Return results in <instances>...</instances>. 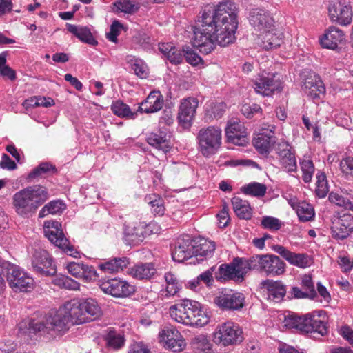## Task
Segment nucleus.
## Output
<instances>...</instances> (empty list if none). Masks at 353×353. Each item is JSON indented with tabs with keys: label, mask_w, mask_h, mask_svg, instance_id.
<instances>
[{
	"label": "nucleus",
	"mask_w": 353,
	"mask_h": 353,
	"mask_svg": "<svg viewBox=\"0 0 353 353\" xmlns=\"http://www.w3.org/2000/svg\"><path fill=\"white\" fill-rule=\"evenodd\" d=\"M263 254L252 256L248 261L244 262V274L246 270H255L261 272L262 270Z\"/></svg>",
	"instance_id": "49"
},
{
	"label": "nucleus",
	"mask_w": 353,
	"mask_h": 353,
	"mask_svg": "<svg viewBox=\"0 0 353 353\" xmlns=\"http://www.w3.org/2000/svg\"><path fill=\"white\" fill-rule=\"evenodd\" d=\"M99 287L105 294L114 297L128 296L134 292L133 285L125 281L117 279L101 281Z\"/></svg>",
	"instance_id": "15"
},
{
	"label": "nucleus",
	"mask_w": 353,
	"mask_h": 353,
	"mask_svg": "<svg viewBox=\"0 0 353 353\" xmlns=\"http://www.w3.org/2000/svg\"><path fill=\"white\" fill-rule=\"evenodd\" d=\"M130 274L138 279H150L156 273V269L152 263H139L130 269Z\"/></svg>",
	"instance_id": "34"
},
{
	"label": "nucleus",
	"mask_w": 353,
	"mask_h": 353,
	"mask_svg": "<svg viewBox=\"0 0 353 353\" xmlns=\"http://www.w3.org/2000/svg\"><path fill=\"white\" fill-rule=\"evenodd\" d=\"M170 136L163 130L151 132L147 137V142L153 148L166 153L170 150Z\"/></svg>",
	"instance_id": "29"
},
{
	"label": "nucleus",
	"mask_w": 353,
	"mask_h": 353,
	"mask_svg": "<svg viewBox=\"0 0 353 353\" xmlns=\"http://www.w3.org/2000/svg\"><path fill=\"white\" fill-rule=\"evenodd\" d=\"M194 256L196 260L203 261L212 256L216 245L214 242L205 239H201L198 242H193Z\"/></svg>",
	"instance_id": "30"
},
{
	"label": "nucleus",
	"mask_w": 353,
	"mask_h": 353,
	"mask_svg": "<svg viewBox=\"0 0 353 353\" xmlns=\"http://www.w3.org/2000/svg\"><path fill=\"white\" fill-rule=\"evenodd\" d=\"M4 276L14 292H28L33 288L34 280L19 266L8 262L3 263Z\"/></svg>",
	"instance_id": "6"
},
{
	"label": "nucleus",
	"mask_w": 353,
	"mask_h": 353,
	"mask_svg": "<svg viewBox=\"0 0 353 353\" xmlns=\"http://www.w3.org/2000/svg\"><path fill=\"white\" fill-rule=\"evenodd\" d=\"M302 89L310 99H320L325 94V87L321 77L315 73H310L303 82Z\"/></svg>",
	"instance_id": "17"
},
{
	"label": "nucleus",
	"mask_w": 353,
	"mask_h": 353,
	"mask_svg": "<svg viewBox=\"0 0 353 353\" xmlns=\"http://www.w3.org/2000/svg\"><path fill=\"white\" fill-rule=\"evenodd\" d=\"M168 349L174 352L181 351L185 345V343L181 337H174L173 339L169 338L168 341L164 343Z\"/></svg>",
	"instance_id": "57"
},
{
	"label": "nucleus",
	"mask_w": 353,
	"mask_h": 353,
	"mask_svg": "<svg viewBox=\"0 0 353 353\" xmlns=\"http://www.w3.org/2000/svg\"><path fill=\"white\" fill-rule=\"evenodd\" d=\"M32 267L34 272L43 276H53L57 267L52 258L45 250H36L32 258Z\"/></svg>",
	"instance_id": "12"
},
{
	"label": "nucleus",
	"mask_w": 353,
	"mask_h": 353,
	"mask_svg": "<svg viewBox=\"0 0 353 353\" xmlns=\"http://www.w3.org/2000/svg\"><path fill=\"white\" fill-rule=\"evenodd\" d=\"M100 277H102L101 273L97 272L93 266L84 264L83 273V275H81V279L92 281H97L99 279Z\"/></svg>",
	"instance_id": "59"
},
{
	"label": "nucleus",
	"mask_w": 353,
	"mask_h": 353,
	"mask_svg": "<svg viewBox=\"0 0 353 353\" xmlns=\"http://www.w3.org/2000/svg\"><path fill=\"white\" fill-rule=\"evenodd\" d=\"M89 322L80 301L73 300L64 304L56 312H51L41 320L31 319L28 325L21 323L19 330L30 337L32 334L47 336L48 339L61 336L69 329L68 324H83Z\"/></svg>",
	"instance_id": "2"
},
{
	"label": "nucleus",
	"mask_w": 353,
	"mask_h": 353,
	"mask_svg": "<svg viewBox=\"0 0 353 353\" xmlns=\"http://www.w3.org/2000/svg\"><path fill=\"white\" fill-rule=\"evenodd\" d=\"M183 57L186 61L192 65H197L201 61V58L188 46L183 48Z\"/></svg>",
	"instance_id": "54"
},
{
	"label": "nucleus",
	"mask_w": 353,
	"mask_h": 353,
	"mask_svg": "<svg viewBox=\"0 0 353 353\" xmlns=\"http://www.w3.org/2000/svg\"><path fill=\"white\" fill-rule=\"evenodd\" d=\"M296 213L299 219L304 222L311 220L314 215V210L312 206L304 202L299 203Z\"/></svg>",
	"instance_id": "46"
},
{
	"label": "nucleus",
	"mask_w": 353,
	"mask_h": 353,
	"mask_svg": "<svg viewBox=\"0 0 353 353\" xmlns=\"http://www.w3.org/2000/svg\"><path fill=\"white\" fill-rule=\"evenodd\" d=\"M152 225L143 223H135L132 225H125L124 229L125 240L130 244L135 245L142 242L145 236L152 232Z\"/></svg>",
	"instance_id": "18"
},
{
	"label": "nucleus",
	"mask_w": 353,
	"mask_h": 353,
	"mask_svg": "<svg viewBox=\"0 0 353 353\" xmlns=\"http://www.w3.org/2000/svg\"><path fill=\"white\" fill-rule=\"evenodd\" d=\"M261 225L265 229L276 231L281 228L282 223L277 218L264 216L261 220Z\"/></svg>",
	"instance_id": "56"
},
{
	"label": "nucleus",
	"mask_w": 353,
	"mask_h": 353,
	"mask_svg": "<svg viewBox=\"0 0 353 353\" xmlns=\"http://www.w3.org/2000/svg\"><path fill=\"white\" fill-rule=\"evenodd\" d=\"M55 284L61 288L68 290H77L79 288L78 282L67 276H61L55 280Z\"/></svg>",
	"instance_id": "52"
},
{
	"label": "nucleus",
	"mask_w": 353,
	"mask_h": 353,
	"mask_svg": "<svg viewBox=\"0 0 353 353\" xmlns=\"http://www.w3.org/2000/svg\"><path fill=\"white\" fill-rule=\"evenodd\" d=\"M65 208V205L59 201H52L45 205L40 210L39 216L45 217L49 214H56L61 212Z\"/></svg>",
	"instance_id": "42"
},
{
	"label": "nucleus",
	"mask_w": 353,
	"mask_h": 353,
	"mask_svg": "<svg viewBox=\"0 0 353 353\" xmlns=\"http://www.w3.org/2000/svg\"><path fill=\"white\" fill-rule=\"evenodd\" d=\"M123 28V25L118 20H114L110 26V32L106 33L107 39L117 43L118 41L117 37L119 34L121 30Z\"/></svg>",
	"instance_id": "53"
},
{
	"label": "nucleus",
	"mask_w": 353,
	"mask_h": 353,
	"mask_svg": "<svg viewBox=\"0 0 353 353\" xmlns=\"http://www.w3.org/2000/svg\"><path fill=\"white\" fill-rule=\"evenodd\" d=\"M193 242L194 241L188 235L179 238L172 253L173 260L181 263L194 256Z\"/></svg>",
	"instance_id": "19"
},
{
	"label": "nucleus",
	"mask_w": 353,
	"mask_h": 353,
	"mask_svg": "<svg viewBox=\"0 0 353 353\" xmlns=\"http://www.w3.org/2000/svg\"><path fill=\"white\" fill-rule=\"evenodd\" d=\"M316 195L319 198H324L329 192L327 178L324 172H319L316 174Z\"/></svg>",
	"instance_id": "44"
},
{
	"label": "nucleus",
	"mask_w": 353,
	"mask_h": 353,
	"mask_svg": "<svg viewBox=\"0 0 353 353\" xmlns=\"http://www.w3.org/2000/svg\"><path fill=\"white\" fill-rule=\"evenodd\" d=\"M240 123L239 119H237L230 120L225 128V135L229 142L243 145V132Z\"/></svg>",
	"instance_id": "31"
},
{
	"label": "nucleus",
	"mask_w": 353,
	"mask_h": 353,
	"mask_svg": "<svg viewBox=\"0 0 353 353\" xmlns=\"http://www.w3.org/2000/svg\"><path fill=\"white\" fill-rule=\"evenodd\" d=\"M345 40L344 32L335 26H330L320 39L323 48L334 50Z\"/></svg>",
	"instance_id": "25"
},
{
	"label": "nucleus",
	"mask_w": 353,
	"mask_h": 353,
	"mask_svg": "<svg viewBox=\"0 0 353 353\" xmlns=\"http://www.w3.org/2000/svg\"><path fill=\"white\" fill-rule=\"evenodd\" d=\"M199 105V101L194 97L183 99L181 101L177 119L179 125L183 128H189L192 125Z\"/></svg>",
	"instance_id": "16"
},
{
	"label": "nucleus",
	"mask_w": 353,
	"mask_h": 353,
	"mask_svg": "<svg viewBox=\"0 0 353 353\" xmlns=\"http://www.w3.org/2000/svg\"><path fill=\"white\" fill-rule=\"evenodd\" d=\"M61 226V224L57 221H45L43 225L45 236L56 246L62 249L67 254L75 256L77 252L74 251V247L70 244L68 240L65 238Z\"/></svg>",
	"instance_id": "8"
},
{
	"label": "nucleus",
	"mask_w": 353,
	"mask_h": 353,
	"mask_svg": "<svg viewBox=\"0 0 353 353\" xmlns=\"http://www.w3.org/2000/svg\"><path fill=\"white\" fill-rule=\"evenodd\" d=\"M227 105L225 103H212L210 104V108L207 110V114L211 118L219 119L221 118L225 110Z\"/></svg>",
	"instance_id": "50"
},
{
	"label": "nucleus",
	"mask_w": 353,
	"mask_h": 353,
	"mask_svg": "<svg viewBox=\"0 0 353 353\" xmlns=\"http://www.w3.org/2000/svg\"><path fill=\"white\" fill-rule=\"evenodd\" d=\"M261 288L266 289L268 299L274 303H280L286 294V285L281 281L263 280Z\"/></svg>",
	"instance_id": "22"
},
{
	"label": "nucleus",
	"mask_w": 353,
	"mask_h": 353,
	"mask_svg": "<svg viewBox=\"0 0 353 353\" xmlns=\"http://www.w3.org/2000/svg\"><path fill=\"white\" fill-rule=\"evenodd\" d=\"M340 169L345 176L353 177V157L343 158L340 163Z\"/></svg>",
	"instance_id": "58"
},
{
	"label": "nucleus",
	"mask_w": 353,
	"mask_h": 353,
	"mask_svg": "<svg viewBox=\"0 0 353 353\" xmlns=\"http://www.w3.org/2000/svg\"><path fill=\"white\" fill-rule=\"evenodd\" d=\"M145 201L151 205L153 212L159 216L165 212L164 201L157 194H150L145 197Z\"/></svg>",
	"instance_id": "41"
},
{
	"label": "nucleus",
	"mask_w": 353,
	"mask_h": 353,
	"mask_svg": "<svg viewBox=\"0 0 353 353\" xmlns=\"http://www.w3.org/2000/svg\"><path fill=\"white\" fill-rule=\"evenodd\" d=\"M163 105V98L159 91L151 92L140 104L138 111L145 113H154L159 111Z\"/></svg>",
	"instance_id": "27"
},
{
	"label": "nucleus",
	"mask_w": 353,
	"mask_h": 353,
	"mask_svg": "<svg viewBox=\"0 0 353 353\" xmlns=\"http://www.w3.org/2000/svg\"><path fill=\"white\" fill-rule=\"evenodd\" d=\"M215 270V266H212L208 270L205 271L204 272L201 273L200 275L198 276L199 281L200 282H203L208 287H211L213 285L214 283V278H213V272Z\"/></svg>",
	"instance_id": "61"
},
{
	"label": "nucleus",
	"mask_w": 353,
	"mask_h": 353,
	"mask_svg": "<svg viewBox=\"0 0 353 353\" xmlns=\"http://www.w3.org/2000/svg\"><path fill=\"white\" fill-rule=\"evenodd\" d=\"M329 201L335 205L343 207L346 210H350L353 212V203L348 199H345L341 194L336 192H330L329 194Z\"/></svg>",
	"instance_id": "47"
},
{
	"label": "nucleus",
	"mask_w": 353,
	"mask_h": 353,
	"mask_svg": "<svg viewBox=\"0 0 353 353\" xmlns=\"http://www.w3.org/2000/svg\"><path fill=\"white\" fill-rule=\"evenodd\" d=\"M283 42V34L278 32L274 27L257 35L256 43L266 50L276 48Z\"/></svg>",
	"instance_id": "23"
},
{
	"label": "nucleus",
	"mask_w": 353,
	"mask_h": 353,
	"mask_svg": "<svg viewBox=\"0 0 353 353\" xmlns=\"http://www.w3.org/2000/svg\"><path fill=\"white\" fill-rule=\"evenodd\" d=\"M167 59L174 64H179L183 60V52L180 49L174 47L171 51L170 54L168 55Z\"/></svg>",
	"instance_id": "64"
},
{
	"label": "nucleus",
	"mask_w": 353,
	"mask_h": 353,
	"mask_svg": "<svg viewBox=\"0 0 353 353\" xmlns=\"http://www.w3.org/2000/svg\"><path fill=\"white\" fill-rule=\"evenodd\" d=\"M277 153L281 165L288 172H294L297 170L295 154L287 143H279Z\"/></svg>",
	"instance_id": "26"
},
{
	"label": "nucleus",
	"mask_w": 353,
	"mask_h": 353,
	"mask_svg": "<svg viewBox=\"0 0 353 353\" xmlns=\"http://www.w3.org/2000/svg\"><path fill=\"white\" fill-rule=\"evenodd\" d=\"M267 187L265 184L252 182L244 186V194L255 197H262L266 193Z\"/></svg>",
	"instance_id": "43"
},
{
	"label": "nucleus",
	"mask_w": 353,
	"mask_h": 353,
	"mask_svg": "<svg viewBox=\"0 0 353 353\" xmlns=\"http://www.w3.org/2000/svg\"><path fill=\"white\" fill-rule=\"evenodd\" d=\"M217 281L225 283L228 281H243V259L235 257L231 263H222L214 273Z\"/></svg>",
	"instance_id": "9"
},
{
	"label": "nucleus",
	"mask_w": 353,
	"mask_h": 353,
	"mask_svg": "<svg viewBox=\"0 0 353 353\" xmlns=\"http://www.w3.org/2000/svg\"><path fill=\"white\" fill-rule=\"evenodd\" d=\"M84 264L71 262L68 264L67 269L70 274L77 278H81L83 273Z\"/></svg>",
	"instance_id": "62"
},
{
	"label": "nucleus",
	"mask_w": 353,
	"mask_h": 353,
	"mask_svg": "<svg viewBox=\"0 0 353 353\" xmlns=\"http://www.w3.org/2000/svg\"><path fill=\"white\" fill-rule=\"evenodd\" d=\"M290 264L297 267L304 268L310 265V259L305 254H292L290 260L288 261Z\"/></svg>",
	"instance_id": "51"
},
{
	"label": "nucleus",
	"mask_w": 353,
	"mask_h": 353,
	"mask_svg": "<svg viewBox=\"0 0 353 353\" xmlns=\"http://www.w3.org/2000/svg\"><path fill=\"white\" fill-rule=\"evenodd\" d=\"M274 130V125L264 123L261 126V132L253 139L252 144L260 154H269L276 142Z\"/></svg>",
	"instance_id": "11"
},
{
	"label": "nucleus",
	"mask_w": 353,
	"mask_h": 353,
	"mask_svg": "<svg viewBox=\"0 0 353 353\" xmlns=\"http://www.w3.org/2000/svg\"><path fill=\"white\" fill-rule=\"evenodd\" d=\"M139 8V3L136 0H115L112 4L111 10L117 14L121 12L133 14Z\"/></svg>",
	"instance_id": "33"
},
{
	"label": "nucleus",
	"mask_w": 353,
	"mask_h": 353,
	"mask_svg": "<svg viewBox=\"0 0 353 353\" xmlns=\"http://www.w3.org/2000/svg\"><path fill=\"white\" fill-rule=\"evenodd\" d=\"M67 28L70 33L75 35L81 41L92 46H95L98 43L88 27L68 24Z\"/></svg>",
	"instance_id": "35"
},
{
	"label": "nucleus",
	"mask_w": 353,
	"mask_h": 353,
	"mask_svg": "<svg viewBox=\"0 0 353 353\" xmlns=\"http://www.w3.org/2000/svg\"><path fill=\"white\" fill-rule=\"evenodd\" d=\"M323 314H325L323 310L314 311L302 316L289 314L285 317L283 323L287 328H294L301 333H316L325 336L327 334V326L325 321L321 319Z\"/></svg>",
	"instance_id": "5"
},
{
	"label": "nucleus",
	"mask_w": 353,
	"mask_h": 353,
	"mask_svg": "<svg viewBox=\"0 0 353 353\" xmlns=\"http://www.w3.org/2000/svg\"><path fill=\"white\" fill-rule=\"evenodd\" d=\"M241 334V330L237 325L228 321L217 326L213 341L216 344L227 346L234 344Z\"/></svg>",
	"instance_id": "10"
},
{
	"label": "nucleus",
	"mask_w": 353,
	"mask_h": 353,
	"mask_svg": "<svg viewBox=\"0 0 353 353\" xmlns=\"http://www.w3.org/2000/svg\"><path fill=\"white\" fill-rule=\"evenodd\" d=\"M111 110L119 117L134 119L137 116V113L132 112L127 104L119 100L112 103Z\"/></svg>",
	"instance_id": "40"
},
{
	"label": "nucleus",
	"mask_w": 353,
	"mask_h": 353,
	"mask_svg": "<svg viewBox=\"0 0 353 353\" xmlns=\"http://www.w3.org/2000/svg\"><path fill=\"white\" fill-rule=\"evenodd\" d=\"M285 263L276 255L263 254L262 270L267 275L279 276L285 271Z\"/></svg>",
	"instance_id": "24"
},
{
	"label": "nucleus",
	"mask_w": 353,
	"mask_h": 353,
	"mask_svg": "<svg viewBox=\"0 0 353 353\" xmlns=\"http://www.w3.org/2000/svg\"><path fill=\"white\" fill-rule=\"evenodd\" d=\"M332 236L336 240H344L353 232V215L344 213L334 216L332 220Z\"/></svg>",
	"instance_id": "13"
},
{
	"label": "nucleus",
	"mask_w": 353,
	"mask_h": 353,
	"mask_svg": "<svg viewBox=\"0 0 353 353\" xmlns=\"http://www.w3.org/2000/svg\"><path fill=\"white\" fill-rule=\"evenodd\" d=\"M328 12L332 22L346 26L352 21V12L351 7L348 5H343L341 2L331 4L329 6Z\"/></svg>",
	"instance_id": "21"
},
{
	"label": "nucleus",
	"mask_w": 353,
	"mask_h": 353,
	"mask_svg": "<svg viewBox=\"0 0 353 353\" xmlns=\"http://www.w3.org/2000/svg\"><path fill=\"white\" fill-rule=\"evenodd\" d=\"M301 171L303 172V180L305 183H310L312 181L314 172V166L312 161L303 160L300 163Z\"/></svg>",
	"instance_id": "48"
},
{
	"label": "nucleus",
	"mask_w": 353,
	"mask_h": 353,
	"mask_svg": "<svg viewBox=\"0 0 353 353\" xmlns=\"http://www.w3.org/2000/svg\"><path fill=\"white\" fill-rule=\"evenodd\" d=\"M302 285L303 288L309 294V298L314 299L317 294L314 289V285L312 280V277L309 275H305L302 279Z\"/></svg>",
	"instance_id": "60"
},
{
	"label": "nucleus",
	"mask_w": 353,
	"mask_h": 353,
	"mask_svg": "<svg viewBox=\"0 0 353 353\" xmlns=\"http://www.w3.org/2000/svg\"><path fill=\"white\" fill-rule=\"evenodd\" d=\"M57 172V170L54 165L50 162H42L28 174L27 179L31 181L43 177L46 174H53Z\"/></svg>",
	"instance_id": "36"
},
{
	"label": "nucleus",
	"mask_w": 353,
	"mask_h": 353,
	"mask_svg": "<svg viewBox=\"0 0 353 353\" xmlns=\"http://www.w3.org/2000/svg\"><path fill=\"white\" fill-rule=\"evenodd\" d=\"M200 151L205 157L215 154L221 145V130L214 126L201 128L197 135Z\"/></svg>",
	"instance_id": "7"
},
{
	"label": "nucleus",
	"mask_w": 353,
	"mask_h": 353,
	"mask_svg": "<svg viewBox=\"0 0 353 353\" xmlns=\"http://www.w3.org/2000/svg\"><path fill=\"white\" fill-rule=\"evenodd\" d=\"M232 205L233 208V210L236 214V216L240 219H243V199L241 197L240 194L235 195L232 199Z\"/></svg>",
	"instance_id": "63"
},
{
	"label": "nucleus",
	"mask_w": 353,
	"mask_h": 353,
	"mask_svg": "<svg viewBox=\"0 0 353 353\" xmlns=\"http://www.w3.org/2000/svg\"><path fill=\"white\" fill-rule=\"evenodd\" d=\"M85 316L89 319V321L98 319L101 314V310L97 302L92 299H88L80 301Z\"/></svg>",
	"instance_id": "37"
},
{
	"label": "nucleus",
	"mask_w": 353,
	"mask_h": 353,
	"mask_svg": "<svg viewBox=\"0 0 353 353\" xmlns=\"http://www.w3.org/2000/svg\"><path fill=\"white\" fill-rule=\"evenodd\" d=\"M254 90L263 96H271L275 92H281L283 87L281 79L276 73L262 74L254 82Z\"/></svg>",
	"instance_id": "14"
},
{
	"label": "nucleus",
	"mask_w": 353,
	"mask_h": 353,
	"mask_svg": "<svg viewBox=\"0 0 353 353\" xmlns=\"http://www.w3.org/2000/svg\"><path fill=\"white\" fill-rule=\"evenodd\" d=\"M170 317L175 321L190 326L202 327L209 322V316L201 310V304L185 299L172 305L169 310Z\"/></svg>",
	"instance_id": "4"
},
{
	"label": "nucleus",
	"mask_w": 353,
	"mask_h": 353,
	"mask_svg": "<svg viewBox=\"0 0 353 353\" xmlns=\"http://www.w3.org/2000/svg\"><path fill=\"white\" fill-rule=\"evenodd\" d=\"M48 199L47 188L41 185H34L17 192L12 196V205L18 215L28 217L35 213Z\"/></svg>",
	"instance_id": "3"
},
{
	"label": "nucleus",
	"mask_w": 353,
	"mask_h": 353,
	"mask_svg": "<svg viewBox=\"0 0 353 353\" xmlns=\"http://www.w3.org/2000/svg\"><path fill=\"white\" fill-rule=\"evenodd\" d=\"M128 264L127 257H119L101 263L98 267L101 274H114L123 270Z\"/></svg>",
	"instance_id": "32"
},
{
	"label": "nucleus",
	"mask_w": 353,
	"mask_h": 353,
	"mask_svg": "<svg viewBox=\"0 0 353 353\" xmlns=\"http://www.w3.org/2000/svg\"><path fill=\"white\" fill-rule=\"evenodd\" d=\"M250 25L259 34L274 26V19L267 12L261 9H254L248 17Z\"/></svg>",
	"instance_id": "20"
},
{
	"label": "nucleus",
	"mask_w": 353,
	"mask_h": 353,
	"mask_svg": "<svg viewBox=\"0 0 353 353\" xmlns=\"http://www.w3.org/2000/svg\"><path fill=\"white\" fill-rule=\"evenodd\" d=\"M166 282L165 296H173L181 290V284L176 276L172 272H166L164 275Z\"/></svg>",
	"instance_id": "39"
},
{
	"label": "nucleus",
	"mask_w": 353,
	"mask_h": 353,
	"mask_svg": "<svg viewBox=\"0 0 353 353\" xmlns=\"http://www.w3.org/2000/svg\"><path fill=\"white\" fill-rule=\"evenodd\" d=\"M105 341L108 347L119 350L123 346L125 339L123 335L110 328L105 336Z\"/></svg>",
	"instance_id": "38"
},
{
	"label": "nucleus",
	"mask_w": 353,
	"mask_h": 353,
	"mask_svg": "<svg viewBox=\"0 0 353 353\" xmlns=\"http://www.w3.org/2000/svg\"><path fill=\"white\" fill-rule=\"evenodd\" d=\"M128 62L130 63L131 69L137 76L142 79L147 77L148 67L142 60L133 57Z\"/></svg>",
	"instance_id": "45"
},
{
	"label": "nucleus",
	"mask_w": 353,
	"mask_h": 353,
	"mask_svg": "<svg viewBox=\"0 0 353 353\" xmlns=\"http://www.w3.org/2000/svg\"><path fill=\"white\" fill-rule=\"evenodd\" d=\"M236 5L225 1L212 10H204L201 26L194 31L193 45L203 54L210 53L216 45L225 47L235 40L238 26Z\"/></svg>",
	"instance_id": "1"
},
{
	"label": "nucleus",
	"mask_w": 353,
	"mask_h": 353,
	"mask_svg": "<svg viewBox=\"0 0 353 353\" xmlns=\"http://www.w3.org/2000/svg\"><path fill=\"white\" fill-rule=\"evenodd\" d=\"M181 337L180 332L172 326H165L159 332L160 341L165 343L169 340V338Z\"/></svg>",
	"instance_id": "55"
},
{
	"label": "nucleus",
	"mask_w": 353,
	"mask_h": 353,
	"mask_svg": "<svg viewBox=\"0 0 353 353\" xmlns=\"http://www.w3.org/2000/svg\"><path fill=\"white\" fill-rule=\"evenodd\" d=\"M220 307L226 310H238L243 307V298L239 292L222 293L215 299Z\"/></svg>",
	"instance_id": "28"
}]
</instances>
